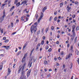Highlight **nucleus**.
<instances>
[{"label": "nucleus", "mask_w": 79, "mask_h": 79, "mask_svg": "<svg viewBox=\"0 0 79 79\" xmlns=\"http://www.w3.org/2000/svg\"><path fill=\"white\" fill-rule=\"evenodd\" d=\"M72 32L73 33V37H75L76 36V34L74 31H72Z\"/></svg>", "instance_id": "14"}, {"label": "nucleus", "mask_w": 79, "mask_h": 79, "mask_svg": "<svg viewBox=\"0 0 79 79\" xmlns=\"http://www.w3.org/2000/svg\"><path fill=\"white\" fill-rule=\"evenodd\" d=\"M75 53L77 55L79 54V51H78V50H77V49L75 50Z\"/></svg>", "instance_id": "12"}, {"label": "nucleus", "mask_w": 79, "mask_h": 79, "mask_svg": "<svg viewBox=\"0 0 79 79\" xmlns=\"http://www.w3.org/2000/svg\"><path fill=\"white\" fill-rule=\"evenodd\" d=\"M54 15H56V12H54Z\"/></svg>", "instance_id": "60"}, {"label": "nucleus", "mask_w": 79, "mask_h": 79, "mask_svg": "<svg viewBox=\"0 0 79 79\" xmlns=\"http://www.w3.org/2000/svg\"><path fill=\"white\" fill-rule=\"evenodd\" d=\"M5 16H6V15H5V11H4L3 12V16L1 17H0V23H2V22H3V20H4V18H5Z\"/></svg>", "instance_id": "3"}, {"label": "nucleus", "mask_w": 79, "mask_h": 79, "mask_svg": "<svg viewBox=\"0 0 79 79\" xmlns=\"http://www.w3.org/2000/svg\"><path fill=\"white\" fill-rule=\"evenodd\" d=\"M51 29L52 30H53L54 29V27H53V26H52Z\"/></svg>", "instance_id": "43"}, {"label": "nucleus", "mask_w": 79, "mask_h": 79, "mask_svg": "<svg viewBox=\"0 0 79 79\" xmlns=\"http://www.w3.org/2000/svg\"><path fill=\"white\" fill-rule=\"evenodd\" d=\"M60 54L61 55H64V53L63 52H61Z\"/></svg>", "instance_id": "42"}, {"label": "nucleus", "mask_w": 79, "mask_h": 79, "mask_svg": "<svg viewBox=\"0 0 79 79\" xmlns=\"http://www.w3.org/2000/svg\"><path fill=\"white\" fill-rule=\"evenodd\" d=\"M57 17H55L54 18V20L55 21H56V20H57Z\"/></svg>", "instance_id": "21"}, {"label": "nucleus", "mask_w": 79, "mask_h": 79, "mask_svg": "<svg viewBox=\"0 0 79 79\" xmlns=\"http://www.w3.org/2000/svg\"><path fill=\"white\" fill-rule=\"evenodd\" d=\"M3 40H6V37H4L3 38Z\"/></svg>", "instance_id": "46"}, {"label": "nucleus", "mask_w": 79, "mask_h": 79, "mask_svg": "<svg viewBox=\"0 0 79 79\" xmlns=\"http://www.w3.org/2000/svg\"><path fill=\"white\" fill-rule=\"evenodd\" d=\"M25 66H26V64H24L21 68H20V67H19V69L18 73H20L21 71V73L22 75L20 79H26V76H24V73H25V71L23 70L24 69V67H25Z\"/></svg>", "instance_id": "1"}, {"label": "nucleus", "mask_w": 79, "mask_h": 79, "mask_svg": "<svg viewBox=\"0 0 79 79\" xmlns=\"http://www.w3.org/2000/svg\"><path fill=\"white\" fill-rule=\"evenodd\" d=\"M27 55V53H26L25 55H24L23 58L22 59V62H24V61H25V59L26 58V56Z\"/></svg>", "instance_id": "5"}, {"label": "nucleus", "mask_w": 79, "mask_h": 79, "mask_svg": "<svg viewBox=\"0 0 79 79\" xmlns=\"http://www.w3.org/2000/svg\"><path fill=\"white\" fill-rule=\"evenodd\" d=\"M8 73H7V75H9V74H10L11 73V70H10L9 68L8 69Z\"/></svg>", "instance_id": "10"}, {"label": "nucleus", "mask_w": 79, "mask_h": 79, "mask_svg": "<svg viewBox=\"0 0 79 79\" xmlns=\"http://www.w3.org/2000/svg\"><path fill=\"white\" fill-rule=\"evenodd\" d=\"M37 22H36L35 23L34 25H32L31 27V33H33V31L34 32H35L37 31Z\"/></svg>", "instance_id": "2"}, {"label": "nucleus", "mask_w": 79, "mask_h": 79, "mask_svg": "<svg viewBox=\"0 0 79 79\" xmlns=\"http://www.w3.org/2000/svg\"><path fill=\"white\" fill-rule=\"evenodd\" d=\"M43 16H44V14H43V13L41 12V13L40 18H39L38 19V23H40V20H41V19L43 18Z\"/></svg>", "instance_id": "4"}, {"label": "nucleus", "mask_w": 79, "mask_h": 79, "mask_svg": "<svg viewBox=\"0 0 79 79\" xmlns=\"http://www.w3.org/2000/svg\"><path fill=\"white\" fill-rule=\"evenodd\" d=\"M43 39L44 40H45V36H43Z\"/></svg>", "instance_id": "54"}, {"label": "nucleus", "mask_w": 79, "mask_h": 79, "mask_svg": "<svg viewBox=\"0 0 79 79\" xmlns=\"http://www.w3.org/2000/svg\"><path fill=\"white\" fill-rule=\"evenodd\" d=\"M11 0H9L8 2V4H10V2H11Z\"/></svg>", "instance_id": "41"}, {"label": "nucleus", "mask_w": 79, "mask_h": 79, "mask_svg": "<svg viewBox=\"0 0 79 79\" xmlns=\"http://www.w3.org/2000/svg\"><path fill=\"white\" fill-rule=\"evenodd\" d=\"M75 27H76V26H75V25H73L72 27V29H73V30H72V31H73V32H74V29H75Z\"/></svg>", "instance_id": "11"}, {"label": "nucleus", "mask_w": 79, "mask_h": 79, "mask_svg": "<svg viewBox=\"0 0 79 79\" xmlns=\"http://www.w3.org/2000/svg\"><path fill=\"white\" fill-rule=\"evenodd\" d=\"M57 38H58V39H59V38H60V35H57Z\"/></svg>", "instance_id": "52"}, {"label": "nucleus", "mask_w": 79, "mask_h": 79, "mask_svg": "<svg viewBox=\"0 0 79 79\" xmlns=\"http://www.w3.org/2000/svg\"><path fill=\"white\" fill-rule=\"evenodd\" d=\"M26 3H27V2H26V1H24L23 2H22L21 4H22V5H23V4H24H24H26Z\"/></svg>", "instance_id": "15"}, {"label": "nucleus", "mask_w": 79, "mask_h": 79, "mask_svg": "<svg viewBox=\"0 0 79 79\" xmlns=\"http://www.w3.org/2000/svg\"><path fill=\"white\" fill-rule=\"evenodd\" d=\"M18 3V0H15V4H16Z\"/></svg>", "instance_id": "26"}, {"label": "nucleus", "mask_w": 79, "mask_h": 79, "mask_svg": "<svg viewBox=\"0 0 79 79\" xmlns=\"http://www.w3.org/2000/svg\"><path fill=\"white\" fill-rule=\"evenodd\" d=\"M26 17L23 16L21 17V20L23 21H24V20H26Z\"/></svg>", "instance_id": "6"}, {"label": "nucleus", "mask_w": 79, "mask_h": 79, "mask_svg": "<svg viewBox=\"0 0 79 79\" xmlns=\"http://www.w3.org/2000/svg\"><path fill=\"white\" fill-rule=\"evenodd\" d=\"M11 27H13V23H11Z\"/></svg>", "instance_id": "38"}, {"label": "nucleus", "mask_w": 79, "mask_h": 79, "mask_svg": "<svg viewBox=\"0 0 79 79\" xmlns=\"http://www.w3.org/2000/svg\"><path fill=\"white\" fill-rule=\"evenodd\" d=\"M15 66H16V64H13V68H15Z\"/></svg>", "instance_id": "59"}, {"label": "nucleus", "mask_w": 79, "mask_h": 79, "mask_svg": "<svg viewBox=\"0 0 79 79\" xmlns=\"http://www.w3.org/2000/svg\"><path fill=\"white\" fill-rule=\"evenodd\" d=\"M1 32L2 33V34H3V29H2V30L1 29Z\"/></svg>", "instance_id": "37"}, {"label": "nucleus", "mask_w": 79, "mask_h": 79, "mask_svg": "<svg viewBox=\"0 0 79 79\" xmlns=\"http://www.w3.org/2000/svg\"><path fill=\"white\" fill-rule=\"evenodd\" d=\"M44 63L45 64H47V60L44 61Z\"/></svg>", "instance_id": "33"}, {"label": "nucleus", "mask_w": 79, "mask_h": 79, "mask_svg": "<svg viewBox=\"0 0 79 79\" xmlns=\"http://www.w3.org/2000/svg\"><path fill=\"white\" fill-rule=\"evenodd\" d=\"M10 46H6V50H8L9 48H10Z\"/></svg>", "instance_id": "24"}, {"label": "nucleus", "mask_w": 79, "mask_h": 79, "mask_svg": "<svg viewBox=\"0 0 79 79\" xmlns=\"http://www.w3.org/2000/svg\"><path fill=\"white\" fill-rule=\"evenodd\" d=\"M21 53V51L18 52L16 54L17 56H18Z\"/></svg>", "instance_id": "20"}, {"label": "nucleus", "mask_w": 79, "mask_h": 79, "mask_svg": "<svg viewBox=\"0 0 79 79\" xmlns=\"http://www.w3.org/2000/svg\"><path fill=\"white\" fill-rule=\"evenodd\" d=\"M5 5H6L5 4H2V6L1 8H3L4 7V6H5Z\"/></svg>", "instance_id": "29"}, {"label": "nucleus", "mask_w": 79, "mask_h": 79, "mask_svg": "<svg viewBox=\"0 0 79 79\" xmlns=\"http://www.w3.org/2000/svg\"><path fill=\"white\" fill-rule=\"evenodd\" d=\"M75 15H73V18H75Z\"/></svg>", "instance_id": "49"}, {"label": "nucleus", "mask_w": 79, "mask_h": 79, "mask_svg": "<svg viewBox=\"0 0 79 79\" xmlns=\"http://www.w3.org/2000/svg\"><path fill=\"white\" fill-rule=\"evenodd\" d=\"M60 22V20L58 19V20H57V23H59V22Z\"/></svg>", "instance_id": "56"}, {"label": "nucleus", "mask_w": 79, "mask_h": 79, "mask_svg": "<svg viewBox=\"0 0 79 79\" xmlns=\"http://www.w3.org/2000/svg\"><path fill=\"white\" fill-rule=\"evenodd\" d=\"M72 53L69 54L68 56H67L66 57V60H67V59H68V58H69L70 57H71V56H72Z\"/></svg>", "instance_id": "8"}, {"label": "nucleus", "mask_w": 79, "mask_h": 79, "mask_svg": "<svg viewBox=\"0 0 79 79\" xmlns=\"http://www.w3.org/2000/svg\"><path fill=\"white\" fill-rule=\"evenodd\" d=\"M16 6H19L20 5V2H19L17 3L16 4Z\"/></svg>", "instance_id": "16"}, {"label": "nucleus", "mask_w": 79, "mask_h": 79, "mask_svg": "<svg viewBox=\"0 0 79 79\" xmlns=\"http://www.w3.org/2000/svg\"><path fill=\"white\" fill-rule=\"evenodd\" d=\"M38 49H39V47H38V46H37L35 48V50H36L37 51Z\"/></svg>", "instance_id": "31"}, {"label": "nucleus", "mask_w": 79, "mask_h": 79, "mask_svg": "<svg viewBox=\"0 0 79 79\" xmlns=\"http://www.w3.org/2000/svg\"><path fill=\"white\" fill-rule=\"evenodd\" d=\"M19 22V19H17L16 20V23H18Z\"/></svg>", "instance_id": "44"}, {"label": "nucleus", "mask_w": 79, "mask_h": 79, "mask_svg": "<svg viewBox=\"0 0 79 79\" xmlns=\"http://www.w3.org/2000/svg\"><path fill=\"white\" fill-rule=\"evenodd\" d=\"M32 62H30L28 64V65H29V68H31V66H32Z\"/></svg>", "instance_id": "13"}, {"label": "nucleus", "mask_w": 79, "mask_h": 79, "mask_svg": "<svg viewBox=\"0 0 79 79\" xmlns=\"http://www.w3.org/2000/svg\"><path fill=\"white\" fill-rule=\"evenodd\" d=\"M52 51V49L51 48H49L48 50V52H50Z\"/></svg>", "instance_id": "39"}, {"label": "nucleus", "mask_w": 79, "mask_h": 79, "mask_svg": "<svg viewBox=\"0 0 79 79\" xmlns=\"http://www.w3.org/2000/svg\"><path fill=\"white\" fill-rule=\"evenodd\" d=\"M60 7H61V6H63V3L62 2L60 3Z\"/></svg>", "instance_id": "25"}, {"label": "nucleus", "mask_w": 79, "mask_h": 79, "mask_svg": "<svg viewBox=\"0 0 79 79\" xmlns=\"http://www.w3.org/2000/svg\"><path fill=\"white\" fill-rule=\"evenodd\" d=\"M74 2H75V1H74V0L72 1V3H74Z\"/></svg>", "instance_id": "55"}, {"label": "nucleus", "mask_w": 79, "mask_h": 79, "mask_svg": "<svg viewBox=\"0 0 79 79\" xmlns=\"http://www.w3.org/2000/svg\"><path fill=\"white\" fill-rule=\"evenodd\" d=\"M52 71V70L51 69H49V72H50V71Z\"/></svg>", "instance_id": "57"}, {"label": "nucleus", "mask_w": 79, "mask_h": 79, "mask_svg": "<svg viewBox=\"0 0 79 79\" xmlns=\"http://www.w3.org/2000/svg\"><path fill=\"white\" fill-rule=\"evenodd\" d=\"M48 28H47L45 30V32L47 33V31H48Z\"/></svg>", "instance_id": "28"}, {"label": "nucleus", "mask_w": 79, "mask_h": 79, "mask_svg": "<svg viewBox=\"0 0 79 79\" xmlns=\"http://www.w3.org/2000/svg\"><path fill=\"white\" fill-rule=\"evenodd\" d=\"M48 43H49L48 41H46V44H48Z\"/></svg>", "instance_id": "64"}, {"label": "nucleus", "mask_w": 79, "mask_h": 79, "mask_svg": "<svg viewBox=\"0 0 79 79\" xmlns=\"http://www.w3.org/2000/svg\"><path fill=\"white\" fill-rule=\"evenodd\" d=\"M13 8L11 7L10 9V11H11L13 10Z\"/></svg>", "instance_id": "53"}, {"label": "nucleus", "mask_w": 79, "mask_h": 79, "mask_svg": "<svg viewBox=\"0 0 79 79\" xmlns=\"http://www.w3.org/2000/svg\"><path fill=\"white\" fill-rule=\"evenodd\" d=\"M40 45H41V44L40 43H39L37 45V46H38V47H39H39H40Z\"/></svg>", "instance_id": "50"}, {"label": "nucleus", "mask_w": 79, "mask_h": 79, "mask_svg": "<svg viewBox=\"0 0 79 79\" xmlns=\"http://www.w3.org/2000/svg\"><path fill=\"white\" fill-rule=\"evenodd\" d=\"M8 42H9V40H6L4 41L5 43H7Z\"/></svg>", "instance_id": "18"}, {"label": "nucleus", "mask_w": 79, "mask_h": 79, "mask_svg": "<svg viewBox=\"0 0 79 79\" xmlns=\"http://www.w3.org/2000/svg\"><path fill=\"white\" fill-rule=\"evenodd\" d=\"M15 52H18V48H16V50H15Z\"/></svg>", "instance_id": "51"}, {"label": "nucleus", "mask_w": 79, "mask_h": 79, "mask_svg": "<svg viewBox=\"0 0 79 79\" xmlns=\"http://www.w3.org/2000/svg\"><path fill=\"white\" fill-rule=\"evenodd\" d=\"M48 46H46V49L48 50Z\"/></svg>", "instance_id": "40"}, {"label": "nucleus", "mask_w": 79, "mask_h": 79, "mask_svg": "<svg viewBox=\"0 0 79 79\" xmlns=\"http://www.w3.org/2000/svg\"><path fill=\"white\" fill-rule=\"evenodd\" d=\"M2 65L0 66V70L2 69Z\"/></svg>", "instance_id": "35"}, {"label": "nucleus", "mask_w": 79, "mask_h": 79, "mask_svg": "<svg viewBox=\"0 0 79 79\" xmlns=\"http://www.w3.org/2000/svg\"><path fill=\"white\" fill-rule=\"evenodd\" d=\"M77 37H76L75 38V40H74L75 43H76V41H77Z\"/></svg>", "instance_id": "19"}, {"label": "nucleus", "mask_w": 79, "mask_h": 79, "mask_svg": "<svg viewBox=\"0 0 79 79\" xmlns=\"http://www.w3.org/2000/svg\"><path fill=\"white\" fill-rule=\"evenodd\" d=\"M40 31L39 30L37 32V35H39V34H40Z\"/></svg>", "instance_id": "32"}, {"label": "nucleus", "mask_w": 79, "mask_h": 79, "mask_svg": "<svg viewBox=\"0 0 79 79\" xmlns=\"http://www.w3.org/2000/svg\"><path fill=\"white\" fill-rule=\"evenodd\" d=\"M31 70H29L27 73V77H29V76H30V74H31Z\"/></svg>", "instance_id": "7"}, {"label": "nucleus", "mask_w": 79, "mask_h": 79, "mask_svg": "<svg viewBox=\"0 0 79 79\" xmlns=\"http://www.w3.org/2000/svg\"><path fill=\"white\" fill-rule=\"evenodd\" d=\"M10 27H11V26H10V25H9L8 28V29H10Z\"/></svg>", "instance_id": "58"}, {"label": "nucleus", "mask_w": 79, "mask_h": 79, "mask_svg": "<svg viewBox=\"0 0 79 79\" xmlns=\"http://www.w3.org/2000/svg\"><path fill=\"white\" fill-rule=\"evenodd\" d=\"M66 9H67V11H68V12H69V10H71V7H69V5H68L67 6Z\"/></svg>", "instance_id": "9"}, {"label": "nucleus", "mask_w": 79, "mask_h": 79, "mask_svg": "<svg viewBox=\"0 0 79 79\" xmlns=\"http://www.w3.org/2000/svg\"><path fill=\"white\" fill-rule=\"evenodd\" d=\"M34 49H32L31 51V55L32 53V52H33V51H34Z\"/></svg>", "instance_id": "36"}, {"label": "nucleus", "mask_w": 79, "mask_h": 79, "mask_svg": "<svg viewBox=\"0 0 79 79\" xmlns=\"http://www.w3.org/2000/svg\"><path fill=\"white\" fill-rule=\"evenodd\" d=\"M47 10V7H45L43 9V12H44L45 10Z\"/></svg>", "instance_id": "17"}, {"label": "nucleus", "mask_w": 79, "mask_h": 79, "mask_svg": "<svg viewBox=\"0 0 79 79\" xmlns=\"http://www.w3.org/2000/svg\"><path fill=\"white\" fill-rule=\"evenodd\" d=\"M73 46H72L71 47V48H70V50L72 52H73Z\"/></svg>", "instance_id": "22"}, {"label": "nucleus", "mask_w": 79, "mask_h": 79, "mask_svg": "<svg viewBox=\"0 0 79 79\" xmlns=\"http://www.w3.org/2000/svg\"><path fill=\"white\" fill-rule=\"evenodd\" d=\"M52 39H53V38H52V37H50L49 38V40H50V41H52Z\"/></svg>", "instance_id": "34"}, {"label": "nucleus", "mask_w": 79, "mask_h": 79, "mask_svg": "<svg viewBox=\"0 0 79 79\" xmlns=\"http://www.w3.org/2000/svg\"><path fill=\"white\" fill-rule=\"evenodd\" d=\"M52 17L51 16L50 18L49 19V21H51V20H52Z\"/></svg>", "instance_id": "27"}, {"label": "nucleus", "mask_w": 79, "mask_h": 79, "mask_svg": "<svg viewBox=\"0 0 79 79\" xmlns=\"http://www.w3.org/2000/svg\"><path fill=\"white\" fill-rule=\"evenodd\" d=\"M77 61L78 62V64H79V59H78V60H77Z\"/></svg>", "instance_id": "63"}, {"label": "nucleus", "mask_w": 79, "mask_h": 79, "mask_svg": "<svg viewBox=\"0 0 79 79\" xmlns=\"http://www.w3.org/2000/svg\"><path fill=\"white\" fill-rule=\"evenodd\" d=\"M42 31H41V32L42 33H43V32H44V29L43 28L42 29Z\"/></svg>", "instance_id": "47"}, {"label": "nucleus", "mask_w": 79, "mask_h": 79, "mask_svg": "<svg viewBox=\"0 0 79 79\" xmlns=\"http://www.w3.org/2000/svg\"><path fill=\"white\" fill-rule=\"evenodd\" d=\"M8 0H6L5 2V3H6L8 2Z\"/></svg>", "instance_id": "61"}, {"label": "nucleus", "mask_w": 79, "mask_h": 79, "mask_svg": "<svg viewBox=\"0 0 79 79\" xmlns=\"http://www.w3.org/2000/svg\"><path fill=\"white\" fill-rule=\"evenodd\" d=\"M78 3V2H75V5H77V4Z\"/></svg>", "instance_id": "45"}, {"label": "nucleus", "mask_w": 79, "mask_h": 79, "mask_svg": "<svg viewBox=\"0 0 79 79\" xmlns=\"http://www.w3.org/2000/svg\"><path fill=\"white\" fill-rule=\"evenodd\" d=\"M44 41L43 40L41 41V45H44Z\"/></svg>", "instance_id": "30"}, {"label": "nucleus", "mask_w": 79, "mask_h": 79, "mask_svg": "<svg viewBox=\"0 0 79 79\" xmlns=\"http://www.w3.org/2000/svg\"><path fill=\"white\" fill-rule=\"evenodd\" d=\"M16 33V32H14V33H12V35H14L15 34V33Z\"/></svg>", "instance_id": "48"}, {"label": "nucleus", "mask_w": 79, "mask_h": 79, "mask_svg": "<svg viewBox=\"0 0 79 79\" xmlns=\"http://www.w3.org/2000/svg\"><path fill=\"white\" fill-rule=\"evenodd\" d=\"M79 26H77L76 28V31H79Z\"/></svg>", "instance_id": "23"}, {"label": "nucleus", "mask_w": 79, "mask_h": 79, "mask_svg": "<svg viewBox=\"0 0 79 79\" xmlns=\"http://www.w3.org/2000/svg\"><path fill=\"white\" fill-rule=\"evenodd\" d=\"M58 60H61V57H58Z\"/></svg>", "instance_id": "62"}]
</instances>
